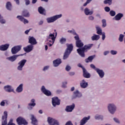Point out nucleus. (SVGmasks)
<instances>
[{"label": "nucleus", "instance_id": "1", "mask_svg": "<svg viewBox=\"0 0 125 125\" xmlns=\"http://www.w3.org/2000/svg\"><path fill=\"white\" fill-rule=\"evenodd\" d=\"M57 37V32H56V30H55V32L53 33H50L47 37V41L48 42L49 46H52L53 45Z\"/></svg>", "mask_w": 125, "mask_h": 125}, {"label": "nucleus", "instance_id": "2", "mask_svg": "<svg viewBox=\"0 0 125 125\" xmlns=\"http://www.w3.org/2000/svg\"><path fill=\"white\" fill-rule=\"evenodd\" d=\"M107 110L110 114L114 115L117 111V105L114 103H109L107 106Z\"/></svg>", "mask_w": 125, "mask_h": 125}, {"label": "nucleus", "instance_id": "3", "mask_svg": "<svg viewBox=\"0 0 125 125\" xmlns=\"http://www.w3.org/2000/svg\"><path fill=\"white\" fill-rule=\"evenodd\" d=\"M62 14H60L59 15H56L55 16L48 17L46 19V21L47 23L48 24L50 23H54L56 20H58V19H60L62 17Z\"/></svg>", "mask_w": 125, "mask_h": 125}, {"label": "nucleus", "instance_id": "4", "mask_svg": "<svg viewBox=\"0 0 125 125\" xmlns=\"http://www.w3.org/2000/svg\"><path fill=\"white\" fill-rule=\"evenodd\" d=\"M73 44H69L67 45V48L65 50V51L64 52L63 59V60H66L69 57V56L71 54V52H72V51L73 50Z\"/></svg>", "mask_w": 125, "mask_h": 125}, {"label": "nucleus", "instance_id": "5", "mask_svg": "<svg viewBox=\"0 0 125 125\" xmlns=\"http://www.w3.org/2000/svg\"><path fill=\"white\" fill-rule=\"evenodd\" d=\"M92 45H93L92 44L85 45L84 47L82 48L78 49L77 52L81 57H85L84 51H85V49H89Z\"/></svg>", "mask_w": 125, "mask_h": 125}, {"label": "nucleus", "instance_id": "6", "mask_svg": "<svg viewBox=\"0 0 125 125\" xmlns=\"http://www.w3.org/2000/svg\"><path fill=\"white\" fill-rule=\"evenodd\" d=\"M47 122L49 125H59V122L52 117H48Z\"/></svg>", "mask_w": 125, "mask_h": 125}, {"label": "nucleus", "instance_id": "7", "mask_svg": "<svg viewBox=\"0 0 125 125\" xmlns=\"http://www.w3.org/2000/svg\"><path fill=\"white\" fill-rule=\"evenodd\" d=\"M16 122L18 125H28V122L25 119L22 117H18L17 120Z\"/></svg>", "mask_w": 125, "mask_h": 125}, {"label": "nucleus", "instance_id": "8", "mask_svg": "<svg viewBox=\"0 0 125 125\" xmlns=\"http://www.w3.org/2000/svg\"><path fill=\"white\" fill-rule=\"evenodd\" d=\"M41 91L42 92V93H43V94L46 95V96H51V95H52V93H51V91L46 89L45 86L44 85L41 87Z\"/></svg>", "mask_w": 125, "mask_h": 125}, {"label": "nucleus", "instance_id": "9", "mask_svg": "<svg viewBox=\"0 0 125 125\" xmlns=\"http://www.w3.org/2000/svg\"><path fill=\"white\" fill-rule=\"evenodd\" d=\"M26 62H27V60H22L20 62H19L17 70H18V71H22L23 67L25 66Z\"/></svg>", "mask_w": 125, "mask_h": 125}, {"label": "nucleus", "instance_id": "10", "mask_svg": "<svg viewBox=\"0 0 125 125\" xmlns=\"http://www.w3.org/2000/svg\"><path fill=\"white\" fill-rule=\"evenodd\" d=\"M74 39L76 41V46L77 47H83V43L80 40L79 35L74 36Z\"/></svg>", "mask_w": 125, "mask_h": 125}, {"label": "nucleus", "instance_id": "11", "mask_svg": "<svg viewBox=\"0 0 125 125\" xmlns=\"http://www.w3.org/2000/svg\"><path fill=\"white\" fill-rule=\"evenodd\" d=\"M52 103L54 107L60 105V100L57 97H55L52 98Z\"/></svg>", "mask_w": 125, "mask_h": 125}, {"label": "nucleus", "instance_id": "12", "mask_svg": "<svg viewBox=\"0 0 125 125\" xmlns=\"http://www.w3.org/2000/svg\"><path fill=\"white\" fill-rule=\"evenodd\" d=\"M23 55H24V54L15 55L11 57H7L6 60H7L8 61H10V62H14V61H16V59H17V58L19 57V56H23Z\"/></svg>", "mask_w": 125, "mask_h": 125}, {"label": "nucleus", "instance_id": "13", "mask_svg": "<svg viewBox=\"0 0 125 125\" xmlns=\"http://www.w3.org/2000/svg\"><path fill=\"white\" fill-rule=\"evenodd\" d=\"M22 47V46L21 45H18V46H15L11 49V52L13 54H16V53H18L19 51H20L21 50V48Z\"/></svg>", "mask_w": 125, "mask_h": 125}, {"label": "nucleus", "instance_id": "14", "mask_svg": "<svg viewBox=\"0 0 125 125\" xmlns=\"http://www.w3.org/2000/svg\"><path fill=\"white\" fill-rule=\"evenodd\" d=\"M2 120V125H6L7 124V111H5L4 112Z\"/></svg>", "mask_w": 125, "mask_h": 125}, {"label": "nucleus", "instance_id": "15", "mask_svg": "<svg viewBox=\"0 0 125 125\" xmlns=\"http://www.w3.org/2000/svg\"><path fill=\"white\" fill-rule=\"evenodd\" d=\"M28 42L29 43H30L31 45H35L37 44V43H38L36 38H35L34 37L31 36H29L28 38Z\"/></svg>", "mask_w": 125, "mask_h": 125}, {"label": "nucleus", "instance_id": "16", "mask_svg": "<svg viewBox=\"0 0 125 125\" xmlns=\"http://www.w3.org/2000/svg\"><path fill=\"white\" fill-rule=\"evenodd\" d=\"M88 86V83L85 80L83 79L80 82V87L81 88H86Z\"/></svg>", "mask_w": 125, "mask_h": 125}, {"label": "nucleus", "instance_id": "17", "mask_svg": "<svg viewBox=\"0 0 125 125\" xmlns=\"http://www.w3.org/2000/svg\"><path fill=\"white\" fill-rule=\"evenodd\" d=\"M33 49H34V45L31 44L28 45L27 46L23 47V50L27 53L33 51Z\"/></svg>", "mask_w": 125, "mask_h": 125}, {"label": "nucleus", "instance_id": "18", "mask_svg": "<svg viewBox=\"0 0 125 125\" xmlns=\"http://www.w3.org/2000/svg\"><path fill=\"white\" fill-rule=\"evenodd\" d=\"M82 97L83 94H82L80 91L77 90L74 92L73 99L75 98H81Z\"/></svg>", "mask_w": 125, "mask_h": 125}, {"label": "nucleus", "instance_id": "19", "mask_svg": "<svg viewBox=\"0 0 125 125\" xmlns=\"http://www.w3.org/2000/svg\"><path fill=\"white\" fill-rule=\"evenodd\" d=\"M4 89L7 92H14V88L10 85H7L4 86Z\"/></svg>", "mask_w": 125, "mask_h": 125}, {"label": "nucleus", "instance_id": "20", "mask_svg": "<svg viewBox=\"0 0 125 125\" xmlns=\"http://www.w3.org/2000/svg\"><path fill=\"white\" fill-rule=\"evenodd\" d=\"M96 72L101 79H103V78H104V76H105V72H104L103 70L99 68L98 69H97Z\"/></svg>", "mask_w": 125, "mask_h": 125}, {"label": "nucleus", "instance_id": "21", "mask_svg": "<svg viewBox=\"0 0 125 125\" xmlns=\"http://www.w3.org/2000/svg\"><path fill=\"white\" fill-rule=\"evenodd\" d=\"M30 119L31 121V124L33 125H38V120L35 117V115L31 114L30 115Z\"/></svg>", "mask_w": 125, "mask_h": 125}, {"label": "nucleus", "instance_id": "22", "mask_svg": "<svg viewBox=\"0 0 125 125\" xmlns=\"http://www.w3.org/2000/svg\"><path fill=\"white\" fill-rule=\"evenodd\" d=\"M62 63V61L61 59H57L53 62L54 67H58L60 64Z\"/></svg>", "mask_w": 125, "mask_h": 125}, {"label": "nucleus", "instance_id": "23", "mask_svg": "<svg viewBox=\"0 0 125 125\" xmlns=\"http://www.w3.org/2000/svg\"><path fill=\"white\" fill-rule=\"evenodd\" d=\"M75 108V104H72L71 105H68L66 107L65 110L67 112H73V110Z\"/></svg>", "mask_w": 125, "mask_h": 125}, {"label": "nucleus", "instance_id": "24", "mask_svg": "<svg viewBox=\"0 0 125 125\" xmlns=\"http://www.w3.org/2000/svg\"><path fill=\"white\" fill-rule=\"evenodd\" d=\"M124 17V14L123 13H119L117 14L114 18L113 20H115L116 21H120L122 18Z\"/></svg>", "mask_w": 125, "mask_h": 125}, {"label": "nucleus", "instance_id": "25", "mask_svg": "<svg viewBox=\"0 0 125 125\" xmlns=\"http://www.w3.org/2000/svg\"><path fill=\"white\" fill-rule=\"evenodd\" d=\"M23 86L24 84L23 83H21L16 89V91L17 93H21L23 92Z\"/></svg>", "mask_w": 125, "mask_h": 125}, {"label": "nucleus", "instance_id": "26", "mask_svg": "<svg viewBox=\"0 0 125 125\" xmlns=\"http://www.w3.org/2000/svg\"><path fill=\"white\" fill-rule=\"evenodd\" d=\"M8 47H9V44L8 43L1 45H0V50L1 51H5L7 49H8Z\"/></svg>", "mask_w": 125, "mask_h": 125}, {"label": "nucleus", "instance_id": "27", "mask_svg": "<svg viewBox=\"0 0 125 125\" xmlns=\"http://www.w3.org/2000/svg\"><path fill=\"white\" fill-rule=\"evenodd\" d=\"M90 119V116H88L87 117H84L82 120L80 121V125H84L87 123V121Z\"/></svg>", "mask_w": 125, "mask_h": 125}, {"label": "nucleus", "instance_id": "28", "mask_svg": "<svg viewBox=\"0 0 125 125\" xmlns=\"http://www.w3.org/2000/svg\"><path fill=\"white\" fill-rule=\"evenodd\" d=\"M17 18L24 24H28V23H29V21L25 18H23V17L21 16H18Z\"/></svg>", "mask_w": 125, "mask_h": 125}, {"label": "nucleus", "instance_id": "29", "mask_svg": "<svg viewBox=\"0 0 125 125\" xmlns=\"http://www.w3.org/2000/svg\"><path fill=\"white\" fill-rule=\"evenodd\" d=\"M83 76L86 79H89L90 78V74L87 72L85 68H83Z\"/></svg>", "mask_w": 125, "mask_h": 125}, {"label": "nucleus", "instance_id": "30", "mask_svg": "<svg viewBox=\"0 0 125 125\" xmlns=\"http://www.w3.org/2000/svg\"><path fill=\"white\" fill-rule=\"evenodd\" d=\"M84 12L85 15H92L93 14V11L90 10L88 8H85Z\"/></svg>", "mask_w": 125, "mask_h": 125}, {"label": "nucleus", "instance_id": "31", "mask_svg": "<svg viewBox=\"0 0 125 125\" xmlns=\"http://www.w3.org/2000/svg\"><path fill=\"white\" fill-rule=\"evenodd\" d=\"M94 58H95V55L91 56L85 60V62L86 63H89L90 62H92V61L93 60V59H94Z\"/></svg>", "mask_w": 125, "mask_h": 125}, {"label": "nucleus", "instance_id": "32", "mask_svg": "<svg viewBox=\"0 0 125 125\" xmlns=\"http://www.w3.org/2000/svg\"><path fill=\"white\" fill-rule=\"evenodd\" d=\"M91 39L92 41H98L100 39V36L99 35L93 34Z\"/></svg>", "mask_w": 125, "mask_h": 125}, {"label": "nucleus", "instance_id": "33", "mask_svg": "<svg viewBox=\"0 0 125 125\" xmlns=\"http://www.w3.org/2000/svg\"><path fill=\"white\" fill-rule=\"evenodd\" d=\"M96 29L97 31V34H98V35H101L103 34V32H102V29H101L100 26H96Z\"/></svg>", "mask_w": 125, "mask_h": 125}, {"label": "nucleus", "instance_id": "34", "mask_svg": "<svg viewBox=\"0 0 125 125\" xmlns=\"http://www.w3.org/2000/svg\"><path fill=\"white\" fill-rule=\"evenodd\" d=\"M36 100L32 99L30 101V103L28 104V106H32V107H35L36 106Z\"/></svg>", "mask_w": 125, "mask_h": 125}, {"label": "nucleus", "instance_id": "35", "mask_svg": "<svg viewBox=\"0 0 125 125\" xmlns=\"http://www.w3.org/2000/svg\"><path fill=\"white\" fill-rule=\"evenodd\" d=\"M67 41V39L65 37H62L60 39L59 42L61 44H64Z\"/></svg>", "mask_w": 125, "mask_h": 125}, {"label": "nucleus", "instance_id": "36", "mask_svg": "<svg viewBox=\"0 0 125 125\" xmlns=\"http://www.w3.org/2000/svg\"><path fill=\"white\" fill-rule=\"evenodd\" d=\"M6 7L8 10H11V9L12 8L11 3H10V2H7L6 4Z\"/></svg>", "mask_w": 125, "mask_h": 125}, {"label": "nucleus", "instance_id": "37", "mask_svg": "<svg viewBox=\"0 0 125 125\" xmlns=\"http://www.w3.org/2000/svg\"><path fill=\"white\" fill-rule=\"evenodd\" d=\"M45 10H44V8H43L42 7H39L38 8V11L40 14H44V11Z\"/></svg>", "mask_w": 125, "mask_h": 125}, {"label": "nucleus", "instance_id": "38", "mask_svg": "<svg viewBox=\"0 0 125 125\" xmlns=\"http://www.w3.org/2000/svg\"><path fill=\"white\" fill-rule=\"evenodd\" d=\"M95 120H103L104 117L103 115L97 114L95 116Z\"/></svg>", "mask_w": 125, "mask_h": 125}, {"label": "nucleus", "instance_id": "39", "mask_svg": "<svg viewBox=\"0 0 125 125\" xmlns=\"http://www.w3.org/2000/svg\"><path fill=\"white\" fill-rule=\"evenodd\" d=\"M125 38V35L124 34H121L119 35V41L120 42H124V39Z\"/></svg>", "mask_w": 125, "mask_h": 125}, {"label": "nucleus", "instance_id": "40", "mask_svg": "<svg viewBox=\"0 0 125 125\" xmlns=\"http://www.w3.org/2000/svg\"><path fill=\"white\" fill-rule=\"evenodd\" d=\"M113 120L115 124H117V125H121V121H120V119H119V118L114 117Z\"/></svg>", "mask_w": 125, "mask_h": 125}, {"label": "nucleus", "instance_id": "41", "mask_svg": "<svg viewBox=\"0 0 125 125\" xmlns=\"http://www.w3.org/2000/svg\"><path fill=\"white\" fill-rule=\"evenodd\" d=\"M67 33H69V34H72V35H74L75 37V36H79L78 35H77V34L76 33V31L74 29H72L71 30H68Z\"/></svg>", "mask_w": 125, "mask_h": 125}, {"label": "nucleus", "instance_id": "42", "mask_svg": "<svg viewBox=\"0 0 125 125\" xmlns=\"http://www.w3.org/2000/svg\"><path fill=\"white\" fill-rule=\"evenodd\" d=\"M102 27L103 28H105L107 26V23H106V20L103 19L102 21Z\"/></svg>", "mask_w": 125, "mask_h": 125}, {"label": "nucleus", "instance_id": "43", "mask_svg": "<svg viewBox=\"0 0 125 125\" xmlns=\"http://www.w3.org/2000/svg\"><path fill=\"white\" fill-rule=\"evenodd\" d=\"M110 54L111 55H117L118 54V51L115 50H110Z\"/></svg>", "mask_w": 125, "mask_h": 125}, {"label": "nucleus", "instance_id": "44", "mask_svg": "<svg viewBox=\"0 0 125 125\" xmlns=\"http://www.w3.org/2000/svg\"><path fill=\"white\" fill-rule=\"evenodd\" d=\"M67 83L68 82H67V81H64L62 82V87L63 88H66V87H67Z\"/></svg>", "mask_w": 125, "mask_h": 125}, {"label": "nucleus", "instance_id": "45", "mask_svg": "<svg viewBox=\"0 0 125 125\" xmlns=\"http://www.w3.org/2000/svg\"><path fill=\"white\" fill-rule=\"evenodd\" d=\"M109 15H110V16L114 17V16H116V11H115L114 10H111L109 12Z\"/></svg>", "mask_w": 125, "mask_h": 125}, {"label": "nucleus", "instance_id": "46", "mask_svg": "<svg viewBox=\"0 0 125 125\" xmlns=\"http://www.w3.org/2000/svg\"><path fill=\"white\" fill-rule=\"evenodd\" d=\"M105 4H109V5L112 4V0H105L104 1Z\"/></svg>", "mask_w": 125, "mask_h": 125}, {"label": "nucleus", "instance_id": "47", "mask_svg": "<svg viewBox=\"0 0 125 125\" xmlns=\"http://www.w3.org/2000/svg\"><path fill=\"white\" fill-rule=\"evenodd\" d=\"M101 35H102V41H104L106 39V33L104 32H103Z\"/></svg>", "mask_w": 125, "mask_h": 125}, {"label": "nucleus", "instance_id": "48", "mask_svg": "<svg viewBox=\"0 0 125 125\" xmlns=\"http://www.w3.org/2000/svg\"><path fill=\"white\" fill-rule=\"evenodd\" d=\"M0 24H5V23H6V21L4 20V19H3L2 17L0 19Z\"/></svg>", "mask_w": 125, "mask_h": 125}, {"label": "nucleus", "instance_id": "49", "mask_svg": "<svg viewBox=\"0 0 125 125\" xmlns=\"http://www.w3.org/2000/svg\"><path fill=\"white\" fill-rule=\"evenodd\" d=\"M23 15L25 17H29V12H28V11H24L23 12Z\"/></svg>", "mask_w": 125, "mask_h": 125}, {"label": "nucleus", "instance_id": "50", "mask_svg": "<svg viewBox=\"0 0 125 125\" xmlns=\"http://www.w3.org/2000/svg\"><path fill=\"white\" fill-rule=\"evenodd\" d=\"M90 66L91 67V68L92 69H93L94 70H95V71H96V72L97 70H98V69H99L98 68H96V66H95V65L93 64H91Z\"/></svg>", "mask_w": 125, "mask_h": 125}, {"label": "nucleus", "instance_id": "51", "mask_svg": "<svg viewBox=\"0 0 125 125\" xmlns=\"http://www.w3.org/2000/svg\"><path fill=\"white\" fill-rule=\"evenodd\" d=\"M71 66L69 65H67L65 67V70L67 71V72H69L70 70H71Z\"/></svg>", "mask_w": 125, "mask_h": 125}, {"label": "nucleus", "instance_id": "52", "mask_svg": "<svg viewBox=\"0 0 125 125\" xmlns=\"http://www.w3.org/2000/svg\"><path fill=\"white\" fill-rule=\"evenodd\" d=\"M49 65H46L44 66L43 68V71H44V72H45V71H47V70L49 69Z\"/></svg>", "mask_w": 125, "mask_h": 125}, {"label": "nucleus", "instance_id": "53", "mask_svg": "<svg viewBox=\"0 0 125 125\" xmlns=\"http://www.w3.org/2000/svg\"><path fill=\"white\" fill-rule=\"evenodd\" d=\"M104 10H105V12H109V11L110 10V7H107V6L105 7H104Z\"/></svg>", "mask_w": 125, "mask_h": 125}, {"label": "nucleus", "instance_id": "54", "mask_svg": "<svg viewBox=\"0 0 125 125\" xmlns=\"http://www.w3.org/2000/svg\"><path fill=\"white\" fill-rule=\"evenodd\" d=\"M25 0V3L26 5H29L30 4V0Z\"/></svg>", "mask_w": 125, "mask_h": 125}, {"label": "nucleus", "instance_id": "55", "mask_svg": "<svg viewBox=\"0 0 125 125\" xmlns=\"http://www.w3.org/2000/svg\"><path fill=\"white\" fill-rule=\"evenodd\" d=\"M109 53H110V51H105L104 52V56H106V55H108Z\"/></svg>", "mask_w": 125, "mask_h": 125}, {"label": "nucleus", "instance_id": "56", "mask_svg": "<svg viewBox=\"0 0 125 125\" xmlns=\"http://www.w3.org/2000/svg\"><path fill=\"white\" fill-rule=\"evenodd\" d=\"M89 20H90L91 21H93V20H94V17L93 16H90L88 17Z\"/></svg>", "mask_w": 125, "mask_h": 125}, {"label": "nucleus", "instance_id": "57", "mask_svg": "<svg viewBox=\"0 0 125 125\" xmlns=\"http://www.w3.org/2000/svg\"><path fill=\"white\" fill-rule=\"evenodd\" d=\"M78 66L80 68H82V69H83H83H84V67H83V66L82 65V64L79 63L78 64Z\"/></svg>", "mask_w": 125, "mask_h": 125}, {"label": "nucleus", "instance_id": "58", "mask_svg": "<svg viewBox=\"0 0 125 125\" xmlns=\"http://www.w3.org/2000/svg\"><path fill=\"white\" fill-rule=\"evenodd\" d=\"M65 125H73V124L71 122L68 121L65 124Z\"/></svg>", "mask_w": 125, "mask_h": 125}, {"label": "nucleus", "instance_id": "59", "mask_svg": "<svg viewBox=\"0 0 125 125\" xmlns=\"http://www.w3.org/2000/svg\"><path fill=\"white\" fill-rule=\"evenodd\" d=\"M4 103H5V105H8L9 104V102L7 100H4Z\"/></svg>", "mask_w": 125, "mask_h": 125}, {"label": "nucleus", "instance_id": "60", "mask_svg": "<svg viewBox=\"0 0 125 125\" xmlns=\"http://www.w3.org/2000/svg\"><path fill=\"white\" fill-rule=\"evenodd\" d=\"M38 24L39 25H42L43 24V21H40Z\"/></svg>", "mask_w": 125, "mask_h": 125}, {"label": "nucleus", "instance_id": "61", "mask_svg": "<svg viewBox=\"0 0 125 125\" xmlns=\"http://www.w3.org/2000/svg\"><path fill=\"white\" fill-rule=\"evenodd\" d=\"M5 105V104L4 103V101H3L0 103V105L1 106H4Z\"/></svg>", "mask_w": 125, "mask_h": 125}, {"label": "nucleus", "instance_id": "62", "mask_svg": "<svg viewBox=\"0 0 125 125\" xmlns=\"http://www.w3.org/2000/svg\"><path fill=\"white\" fill-rule=\"evenodd\" d=\"M27 109L28 110H33V106L28 105V106H27Z\"/></svg>", "mask_w": 125, "mask_h": 125}, {"label": "nucleus", "instance_id": "63", "mask_svg": "<svg viewBox=\"0 0 125 125\" xmlns=\"http://www.w3.org/2000/svg\"><path fill=\"white\" fill-rule=\"evenodd\" d=\"M37 1H38V0H32V3H33V4H35V3H36V2H37Z\"/></svg>", "mask_w": 125, "mask_h": 125}, {"label": "nucleus", "instance_id": "64", "mask_svg": "<svg viewBox=\"0 0 125 125\" xmlns=\"http://www.w3.org/2000/svg\"><path fill=\"white\" fill-rule=\"evenodd\" d=\"M15 1H16L17 4H19L20 2H19V0H14Z\"/></svg>", "mask_w": 125, "mask_h": 125}]
</instances>
